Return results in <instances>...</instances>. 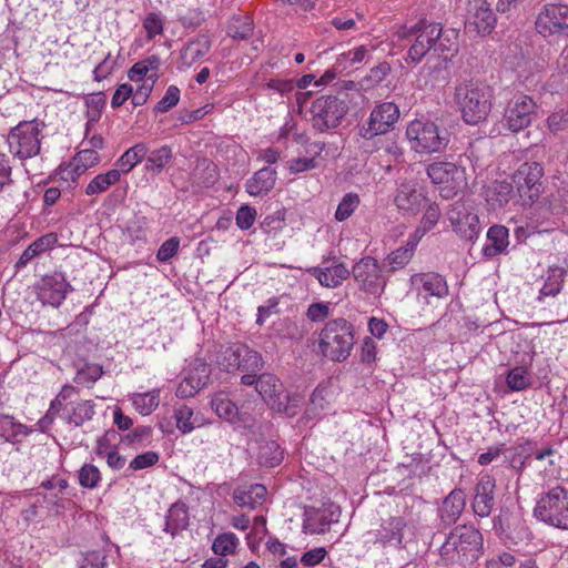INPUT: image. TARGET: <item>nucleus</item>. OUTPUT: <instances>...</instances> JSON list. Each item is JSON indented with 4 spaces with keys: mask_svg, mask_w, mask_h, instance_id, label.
<instances>
[{
    "mask_svg": "<svg viewBox=\"0 0 568 568\" xmlns=\"http://www.w3.org/2000/svg\"><path fill=\"white\" fill-rule=\"evenodd\" d=\"M483 536L473 526L455 527L438 549L439 562L446 567H464L481 555Z\"/></svg>",
    "mask_w": 568,
    "mask_h": 568,
    "instance_id": "nucleus-1",
    "label": "nucleus"
},
{
    "mask_svg": "<svg viewBox=\"0 0 568 568\" xmlns=\"http://www.w3.org/2000/svg\"><path fill=\"white\" fill-rule=\"evenodd\" d=\"M493 90L474 80H463L455 87L454 101L463 120L470 125L485 121L491 110Z\"/></svg>",
    "mask_w": 568,
    "mask_h": 568,
    "instance_id": "nucleus-2",
    "label": "nucleus"
},
{
    "mask_svg": "<svg viewBox=\"0 0 568 568\" xmlns=\"http://www.w3.org/2000/svg\"><path fill=\"white\" fill-rule=\"evenodd\" d=\"M442 26L436 22L419 20L413 26L403 24L397 28L395 36L398 40L412 41L405 61L408 65H416L434 49L440 39Z\"/></svg>",
    "mask_w": 568,
    "mask_h": 568,
    "instance_id": "nucleus-3",
    "label": "nucleus"
},
{
    "mask_svg": "<svg viewBox=\"0 0 568 568\" xmlns=\"http://www.w3.org/2000/svg\"><path fill=\"white\" fill-rule=\"evenodd\" d=\"M354 328L345 318L328 321L320 333L318 348L322 355L333 362H343L354 346Z\"/></svg>",
    "mask_w": 568,
    "mask_h": 568,
    "instance_id": "nucleus-4",
    "label": "nucleus"
},
{
    "mask_svg": "<svg viewBox=\"0 0 568 568\" xmlns=\"http://www.w3.org/2000/svg\"><path fill=\"white\" fill-rule=\"evenodd\" d=\"M532 513L545 525L568 530V489L557 485L541 493Z\"/></svg>",
    "mask_w": 568,
    "mask_h": 568,
    "instance_id": "nucleus-5",
    "label": "nucleus"
},
{
    "mask_svg": "<svg viewBox=\"0 0 568 568\" xmlns=\"http://www.w3.org/2000/svg\"><path fill=\"white\" fill-rule=\"evenodd\" d=\"M406 136L410 148L420 154L442 152L449 143L447 130L432 121H412L407 125Z\"/></svg>",
    "mask_w": 568,
    "mask_h": 568,
    "instance_id": "nucleus-6",
    "label": "nucleus"
},
{
    "mask_svg": "<svg viewBox=\"0 0 568 568\" xmlns=\"http://www.w3.org/2000/svg\"><path fill=\"white\" fill-rule=\"evenodd\" d=\"M221 364L227 372H245L241 377V383L245 386H252L256 382L257 373L264 366V361L260 353L251 349L247 345L234 343L224 351Z\"/></svg>",
    "mask_w": 568,
    "mask_h": 568,
    "instance_id": "nucleus-7",
    "label": "nucleus"
},
{
    "mask_svg": "<svg viewBox=\"0 0 568 568\" xmlns=\"http://www.w3.org/2000/svg\"><path fill=\"white\" fill-rule=\"evenodd\" d=\"M44 126L42 121L36 119L22 121L11 129L7 138L10 153L22 161L38 155Z\"/></svg>",
    "mask_w": 568,
    "mask_h": 568,
    "instance_id": "nucleus-8",
    "label": "nucleus"
},
{
    "mask_svg": "<svg viewBox=\"0 0 568 568\" xmlns=\"http://www.w3.org/2000/svg\"><path fill=\"white\" fill-rule=\"evenodd\" d=\"M426 173L430 181L438 185L444 199H452L467 187L465 168L453 162H433L427 166Z\"/></svg>",
    "mask_w": 568,
    "mask_h": 568,
    "instance_id": "nucleus-9",
    "label": "nucleus"
},
{
    "mask_svg": "<svg viewBox=\"0 0 568 568\" xmlns=\"http://www.w3.org/2000/svg\"><path fill=\"white\" fill-rule=\"evenodd\" d=\"M348 111L345 100L336 95H322L315 99L311 106L314 129L326 132L337 128Z\"/></svg>",
    "mask_w": 568,
    "mask_h": 568,
    "instance_id": "nucleus-10",
    "label": "nucleus"
},
{
    "mask_svg": "<svg viewBox=\"0 0 568 568\" xmlns=\"http://www.w3.org/2000/svg\"><path fill=\"white\" fill-rule=\"evenodd\" d=\"M255 389L262 396L264 402L275 412L285 413L288 416L295 415V407L297 399H291L284 394L283 384L280 379L270 373L256 375L254 382Z\"/></svg>",
    "mask_w": 568,
    "mask_h": 568,
    "instance_id": "nucleus-11",
    "label": "nucleus"
},
{
    "mask_svg": "<svg viewBox=\"0 0 568 568\" xmlns=\"http://www.w3.org/2000/svg\"><path fill=\"white\" fill-rule=\"evenodd\" d=\"M544 168L538 162L523 163L513 175L523 205H532L541 194Z\"/></svg>",
    "mask_w": 568,
    "mask_h": 568,
    "instance_id": "nucleus-12",
    "label": "nucleus"
},
{
    "mask_svg": "<svg viewBox=\"0 0 568 568\" xmlns=\"http://www.w3.org/2000/svg\"><path fill=\"white\" fill-rule=\"evenodd\" d=\"M399 119V109L394 102L377 104L366 123L359 126L358 134L365 140L389 132Z\"/></svg>",
    "mask_w": 568,
    "mask_h": 568,
    "instance_id": "nucleus-13",
    "label": "nucleus"
},
{
    "mask_svg": "<svg viewBox=\"0 0 568 568\" xmlns=\"http://www.w3.org/2000/svg\"><path fill=\"white\" fill-rule=\"evenodd\" d=\"M353 277L358 287L365 293L379 296L386 286L387 280L382 273V267L377 260L365 256L354 264L352 270Z\"/></svg>",
    "mask_w": 568,
    "mask_h": 568,
    "instance_id": "nucleus-14",
    "label": "nucleus"
},
{
    "mask_svg": "<svg viewBox=\"0 0 568 568\" xmlns=\"http://www.w3.org/2000/svg\"><path fill=\"white\" fill-rule=\"evenodd\" d=\"M454 232L464 240L473 241L480 233V223L477 213L470 204L456 201L446 212Z\"/></svg>",
    "mask_w": 568,
    "mask_h": 568,
    "instance_id": "nucleus-15",
    "label": "nucleus"
},
{
    "mask_svg": "<svg viewBox=\"0 0 568 568\" xmlns=\"http://www.w3.org/2000/svg\"><path fill=\"white\" fill-rule=\"evenodd\" d=\"M536 108L535 101L529 95L520 94L506 106L501 121L503 126L514 133L526 129L531 123Z\"/></svg>",
    "mask_w": 568,
    "mask_h": 568,
    "instance_id": "nucleus-16",
    "label": "nucleus"
},
{
    "mask_svg": "<svg viewBox=\"0 0 568 568\" xmlns=\"http://www.w3.org/2000/svg\"><path fill=\"white\" fill-rule=\"evenodd\" d=\"M536 29L544 37L566 33L568 31V4L546 3L537 16Z\"/></svg>",
    "mask_w": 568,
    "mask_h": 568,
    "instance_id": "nucleus-17",
    "label": "nucleus"
},
{
    "mask_svg": "<svg viewBox=\"0 0 568 568\" xmlns=\"http://www.w3.org/2000/svg\"><path fill=\"white\" fill-rule=\"evenodd\" d=\"M410 288L416 292L418 298L426 304L430 298H445L448 295V285L444 276L436 272L415 273L409 278Z\"/></svg>",
    "mask_w": 568,
    "mask_h": 568,
    "instance_id": "nucleus-18",
    "label": "nucleus"
},
{
    "mask_svg": "<svg viewBox=\"0 0 568 568\" xmlns=\"http://www.w3.org/2000/svg\"><path fill=\"white\" fill-rule=\"evenodd\" d=\"M394 203L404 214L416 215L427 203L424 189L417 181H404L397 186Z\"/></svg>",
    "mask_w": 568,
    "mask_h": 568,
    "instance_id": "nucleus-19",
    "label": "nucleus"
},
{
    "mask_svg": "<svg viewBox=\"0 0 568 568\" xmlns=\"http://www.w3.org/2000/svg\"><path fill=\"white\" fill-rule=\"evenodd\" d=\"M341 509L337 505L323 504L320 508H310L305 511L303 528L310 534H324L333 523H337Z\"/></svg>",
    "mask_w": 568,
    "mask_h": 568,
    "instance_id": "nucleus-20",
    "label": "nucleus"
},
{
    "mask_svg": "<svg viewBox=\"0 0 568 568\" xmlns=\"http://www.w3.org/2000/svg\"><path fill=\"white\" fill-rule=\"evenodd\" d=\"M496 480L491 475L485 474L478 478L474 488L471 508L479 517H488L495 506Z\"/></svg>",
    "mask_w": 568,
    "mask_h": 568,
    "instance_id": "nucleus-21",
    "label": "nucleus"
},
{
    "mask_svg": "<svg viewBox=\"0 0 568 568\" xmlns=\"http://www.w3.org/2000/svg\"><path fill=\"white\" fill-rule=\"evenodd\" d=\"M38 297L44 305L58 307L65 300L71 285L61 274L44 276L38 284Z\"/></svg>",
    "mask_w": 568,
    "mask_h": 568,
    "instance_id": "nucleus-22",
    "label": "nucleus"
},
{
    "mask_svg": "<svg viewBox=\"0 0 568 568\" xmlns=\"http://www.w3.org/2000/svg\"><path fill=\"white\" fill-rule=\"evenodd\" d=\"M210 374V366L196 359L185 372L183 381L178 386L176 396L182 398L194 396L207 384Z\"/></svg>",
    "mask_w": 568,
    "mask_h": 568,
    "instance_id": "nucleus-23",
    "label": "nucleus"
},
{
    "mask_svg": "<svg viewBox=\"0 0 568 568\" xmlns=\"http://www.w3.org/2000/svg\"><path fill=\"white\" fill-rule=\"evenodd\" d=\"M406 526L405 518L400 516L384 519L375 531V542L383 546L402 547Z\"/></svg>",
    "mask_w": 568,
    "mask_h": 568,
    "instance_id": "nucleus-24",
    "label": "nucleus"
},
{
    "mask_svg": "<svg viewBox=\"0 0 568 568\" xmlns=\"http://www.w3.org/2000/svg\"><path fill=\"white\" fill-rule=\"evenodd\" d=\"M211 47V39L204 34L190 40L180 52L181 68H191L201 62L210 52Z\"/></svg>",
    "mask_w": 568,
    "mask_h": 568,
    "instance_id": "nucleus-25",
    "label": "nucleus"
},
{
    "mask_svg": "<svg viewBox=\"0 0 568 568\" xmlns=\"http://www.w3.org/2000/svg\"><path fill=\"white\" fill-rule=\"evenodd\" d=\"M496 16L486 1H479L467 22L469 31H475L480 36L489 34L496 24Z\"/></svg>",
    "mask_w": 568,
    "mask_h": 568,
    "instance_id": "nucleus-26",
    "label": "nucleus"
},
{
    "mask_svg": "<svg viewBox=\"0 0 568 568\" xmlns=\"http://www.w3.org/2000/svg\"><path fill=\"white\" fill-rule=\"evenodd\" d=\"M276 180V170L270 166H264L256 171L253 176L246 181V192L251 196L266 195L274 187Z\"/></svg>",
    "mask_w": 568,
    "mask_h": 568,
    "instance_id": "nucleus-27",
    "label": "nucleus"
},
{
    "mask_svg": "<svg viewBox=\"0 0 568 568\" xmlns=\"http://www.w3.org/2000/svg\"><path fill=\"white\" fill-rule=\"evenodd\" d=\"M466 505V495L462 489L452 490L439 508L440 520L445 525L455 524L463 514Z\"/></svg>",
    "mask_w": 568,
    "mask_h": 568,
    "instance_id": "nucleus-28",
    "label": "nucleus"
},
{
    "mask_svg": "<svg viewBox=\"0 0 568 568\" xmlns=\"http://www.w3.org/2000/svg\"><path fill=\"white\" fill-rule=\"evenodd\" d=\"M266 497V488L261 484L239 487L233 493L234 501L242 508L255 509Z\"/></svg>",
    "mask_w": 568,
    "mask_h": 568,
    "instance_id": "nucleus-29",
    "label": "nucleus"
},
{
    "mask_svg": "<svg viewBox=\"0 0 568 568\" xmlns=\"http://www.w3.org/2000/svg\"><path fill=\"white\" fill-rule=\"evenodd\" d=\"M173 417L175 419L176 428L182 434H190L195 428L205 424L204 417L200 413H195L192 407L185 404L174 406Z\"/></svg>",
    "mask_w": 568,
    "mask_h": 568,
    "instance_id": "nucleus-30",
    "label": "nucleus"
},
{
    "mask_svg": "<svg viewBox=\"0 0 568 568\" xmlns=\"http://www.w3.org/2000/svg\"><path fill=\"white\" fill-rule=\"evenodd\" d=\"M509 232L504 225H493L487 231V243L483 247V254L493 258L504 253L509 244Z\"/></svg>",
    "mask_w": 568,
    "mask_h": 568,
    "instance_id": "nucleus-31",
    "label": "nucleus"
},
{
    "mask_svg": "<svg viewBox=\"0 0 568 568\" xmlns=\"http://www.w3.org/2000/svg\"><path fill=\"white\" fill-rule=\"evenodd\" d=\"M513 184L507 181H494L484 189V196L493 209L504 207L513 196Z\"/></svg>",
    "mask_w": 568,
    "mask_h": 568,
    "instance_id": "nucleus-32",
    "label": "nucleus"
},
{
    "mask_svg": "<svg viewBox=\"0 0 568 568\" xmlns=\"http://www.w3.org/2000/svg\"><path fill=\"white\" fill-rule=\"evenodd\" d=\"M310 273L322 286L332 288L339 286L349 276L348 268L342 263L325 268L314 267Z\"/></svg>",
    "mask_w": 568,
    "mask_h": 568,
    "instance_id": "nucleus-33",
    "label": "nucleus"
},
{
    "mask_svg": "<svg viewBox=\"0 0 568 568\" xmlns=\"http://www.w3.org/2000/svg\"><path fill=\"white\" fill-rule=\"evenodd\" d=\"M149 151V146L144 142H140L129 148L115 162V171H120V176L122 174L129 173L133 170L139 163L145 159Z\"/></svg>",
    "mask_w": 568,
    "mask_h": 568,
    "instance_id": "nucleus-34",
    "label": "nucleus"
},
{
    "mask_svg": "<svg viewBox=\"0 0 568 568\" xmlns=\"http://www.w3.org/2000/svg\"><path fill=\"white\" fill-rule=\"evenodd\" d=\"M187 526L189 513L186 505L183 503L173 504L168 511L164 530L172 536H175Z\"/></svg>",
    "mask_w": 568,
    "mask_h": 568,
    "instance_id": "nucleus-35",
    "label": "nucleus"
},
{
    "mask_svg": "<svg viewBox=\"0 0 568 568\" xmlns=\"http://www.w3.org/2000/svg\"><path fill=\"white\" fill-rule=\"evenodd\" d=\"M55 243L57 236L53 233L45 234L39 237L22 252L16 266L19 268L26 266L33 257L52 248L55 245Z\"/></svg>",
    "mask_w": 568,
    "mask_h": 568,
    "instance_id": "nucleus-36",
    "label": "nucleus"
},
{
    "mask_svg": "<svg viewBox=\"0 0 568 568\" xmlns=\"http://www.w3.org/2000/svg\"><path fill=\"white\" fill-rule=\"evenodd\" d=\"M94 403L92 400H79L71 409L64 410L61 417L69 424L79 427L94 416Z\"/></svg>",
    "mask_w": 568,
    "mask_h": 568,
    "instance_id": "nucleus-37",
    "label": "nucleus"
},
{
    "mask_svg": "<svg viewBox=\"0 0 568 568\" xmlns=\"http://www.w3.org/2000/svg\"><path fill=\"white\" fill-rule=\"evenodd\" d=\"M145 159V170L153 175H159L172 161L173 152L171 146L162 145L156 150L148 151Z\"/></svg>",
    "mask_w": 568,
    "mask_h": 568,
    "instance_id": "nucleus-38",
    "label": "nucleus"
},
{
    "mask_svg": "<svg viewBox=\"0 0 568 568\" xmlns=\"http://www.w3.org/2000/svg\"><path fill=\"white\" fill-rule=\"evenodd\" d=\"M211 406L220 418L230 424L239 419V408L225 393L215 394L212 397Z\"/></svg>",
    "mask_w": 568,
    "mask_h": 568,
    "instance_id": "nucleus-39",
    "label": "nucleus"
},
{
    "mask_svg": "<svg viewBox=\"0 0 568 568\" xmlns=\"http://www.w3.org/2000/svg\"><path fill=\"white\" fill-rule=\"evenodd\" d=\"M160 404V389L132 395V405L142 416L151 415Z\"/></svg>",
    "mask_w": 568,
    "mask_h": 568,
    "instance_id": "nucleus-40",
    "label": "nucleus"
},
{
    "mask_svg": "<svg viewBox=\"0 0 568 568\" xmlns=\"http://www.w3.org/2000/svg\"><path fill=\"white\" fill-rule=\"evenodd\" d=\"M120 171L113 169L94 176L85 187L87 195H95L105 192L110 186L120 181Z\"/></svg>",
    "mask_w": 568,
    "mask_h": 568,
    "instance_id": "nucleus-41",
    "label": "nucleus"
},
{
    "mask_svg": "<svg viewBox=\"0 0 568 568\" xmlns=\"http://www.w3.org/2000/svg\"><path fill=\"white\" fill-rule=\"evenodd\" d=\"M567 271L561 266H550L548 268L547 280L540 290L542 296H556L562 288V283Z\"/></svg>",
    "mask_w": 568,
    "mask_h": 568,
    "instance_id": "nucleus-42",
    "label": "nucleus"
},
{
    "mask_svg": "<svg viewBox=\"0 0 568 568\" xmlns=\"http://www.w3.org/2000/svg\"><path fill=\"white\" fill-rule=\"evenodd\" d=\"M23 424L17 423L13 416L0 414V437L6 442H13L20 435H27Z\"/></svg>",
    "mask_w": 568,
    "mask_h": 568,
    "instance_id": "nucleus-43",
    "label": "nucleus"
},
{
    "mask_svg": "<svg viewBox=\"0 0 568 568\" xmlns=\"http://www.w3.org/2000/svg\"><path fill=\"white\" fill-rule=\"evenodd\" d=\"M240 544L239 538L233 532H223L216 536L213 541L212 550L217 556H229L235 554Z\"/></svg>",
    "mask_w": 568,
    "mask_h": 568,
    "instance_id": "nucleus-44",
    "label": "nucleus"
},
{
    "mask_svg": "<svg viewBox=\"0 0 568 568\" xmlns=\"http://www.w3.org/2000/svg\"><path fill=\"white\" fill-rule=\"evenodd\" d=\"M160 64V58L158 55H151L134 63L128 71V78L133 82L142 81L150 71L158 70Z\"/></svg>",
    "mask_w": 568,
    "mask_h": 568,
    "instance_id": "nucleus-45",
    "label": "nucleus"
},
{
    "mask_svg": "<svg viewBox=\"0 0 568 568\" xmlns=\"http://www.w3.org/2000/svg\"><path fill=\"white\" fill-rule=\"evenodd\" d=\"M283 449L276 442H266L260 450V460L267 467H275L283 460Z\"/></svg>",
    "mask_w": 568,
    "mask_h": 568,
    "instance_id": "nucleus-46",
    "label": "nucleus"
},
{
    "mask_svg": "<svg viewBox=\"0 0 568 568\" xmlns=\"http://www.w3.org/2000/svg\"><path fill=\"white\" fill-rule=\"evenodd\" d=\"M253 32V21L250 17H234L229 27L227 33L234 39H247Z\"/></svg>",
    "mask_w": 568,
    "mask_h": 568,
    "instance_id": "nucleus-47",
    "label": "nucleus"
},
{
    "mask_svg": "<svg viewBox=\"0 0 568 568\" xmlns=\"http://www.w3.org/2000/svg\"><path fill=\"white\" fill-rule=\"evenodd\" d=\"M506 383L511 390L520 392L529 387L530 376L525 367L517 366L509 371Z\"/></svg>",
    "mask_w": 568,
    "mask_h": 568,
    "instance_id": "nucleus-48",
    "label": "nucleus"
},
{
    "mask_svg": "<svg viewBox=\"0 0 568 568\" xmlns=\"http://www.w3.org/2000/svg\"><path fill=\"white\" fill-rule=\"evenodd\" d=\"M359 205V196L356 193H347L343 196L335 211V220L338 222L346 221L352 216Z\"/></svg>",
    "mask_w": 568,
    "mask_h": 568,
    "instance_id": "nucleus-49",
    "label": "nucleus"
},
{
    "mask_svg": "<svg viewBox=\"0 0 568 568\" xmlns=\"http://www.w3.org/2000/svg\"><path fill=\"white\" fill-rule=\"evenodd\" d=\"M87 118L88 124L98 122L106 103V97L103 92L92 93L87 98Z\"/></svg>",
    "mask_w": 568,
    "mask_h": 568,
    "instance_id": "nucleus-50",
    "label": "nucleus"
},
{
    "mask_svg": "<svg viewBox=\"0 0 568 568\" xmlns=\"http://www.w3.org/2000/svg\"><path fill=\"white\" fill-rule=\"evenodd\" d=\"M79 484L83 488L93 489L101 481V473L93 464H84L78 471Z\"/></svg>",
    "mask_w": 568,
    "mask_h": 568,
    "instance_id": "nucleus-51",
    "label": "nucleus"
},
{
    "mask_svg": "<svg viewBox=\"0 0 568 568\" xmlns=\"http://www.w3.org/2000/svg\"><path fill=\"white\" fill-rule=\"evenodd\" d=\"M414 253L410 248H407L405 245L400 246L394 251H392L386 258L384 260L385 264H387L390 268L389 271L394 272L403 268L405 265L409 263Z\"/></svg>",
    "mask_w": 568,
    "mask_h": 568,
    "instance_id": "nucleus-52",
    "label": "nucleus"
},
{
    "mask_svg": "<svg viewBox=\"0 0 568 568\" xmlns=\"http://www.w3.org/2000/svg\"><path fill=\"white\" fill-rule=\"evenodd\" d=\"M84 169H82L79 163L72 160L65 166H60L58 176L62 183H65V189H72L77 183L79 178L84 173Z\"/></svg>",
    "mask_w": 568,
    "mask_h": 568,
    "instance_id": "nucleus-53",
    "label": "nucleus"
},
{
    "mask_svg": "<svg viewBox=\"0 0 568 568\" xmlns=\"http://www.w3.org/2000/svg\"><path fill=\"white\" fill-rule=\"evenodd\" d=\"M314 146L316 148V151L313 158H296L287 162V169L292 174H298L305 171H310L317 166L315 156L323 151L324 145L315 144Z\"/></svg>",
    "mask_w": 568,
    "mask_h": 568,
    "instance_id": "nucleus-54",
    "label": "nucleus"
},
{
    "mask_svg": "<svg viewBox=\"0 0 568 568\" xmlns=\"http://www.w3.org/2000/svg\"><path fill=\"white\" fill-rule=\"evenodd\" d=\"M180 101V89L175 85H170L163 98L156 103L153 111L155 113H165L175 106Z\"/></svg>",
    "mask_w": 568,
    "mask_h": 568,
    "instance_id": "nucleus-55",
    "label": "nucleus"
},
{
    "mask_svg": "<svg viewBox=\"0 0 568 568\" xmlns=\"http://www.w3.org/2000/svg\"><path fill=\"white\" fill-rule=\"evenodd\" d=\"M103 374L102 367L97 364H88L82 369L78 371L74 382L78 384H93Z\"/></svg>",
    "mask_w": 568,
    "mask_h": 568,
    "instance_id": "nucleus-56",
    "label": "nucleus"
},
{
    "mask_svg": "<svg viewBox=\"0 0 568 568\" xmlns=\"http://www.w3.org/2000/svg\"><path fill=\"white\" fill-rule=\"evenodd\" d=\"M548 129L554 133L558 134L568 131V108L566 110H559L551 113L547 118Z\"/></svg>",
    "mask_w": 568,
    "mask_h": 568,
    "instance_id": "nucleus-57",
    "label": "nucleus"
},
{
    "mask_svg": "<svg viewBox=\"0 0 568 568\" xmlns=\"http://www.w3.org/2000/svg\"><path fill=\"white\" fill-rule=\"evenodd\" d=\"M433 50L442 57L444 61H447L457 52V43L450 40L448 36L442 31L440 39H438Z\"/></svg>",
    "mask_w": 568,
    "mask_h": 568,
    "instance_id": "nucleus-58",
    "label": "nucleus"
},
{
    "mask_svg": "<svg viewBox=\"0 0 568 568\" xmlns=\"http://www.w3.org/2000/svg\"><path fill=\"white\" fill-rule=\"evenodd\" d=\"M257 212L250 205H241L236 212L235 221L236 225L241 230H248L253 226Z\"/></svg>",
    "mask_w": 568,
    "mask_h": 568,
    "instance_id": "nucleus-59",
    "label": "nucleus"
},
{
    "mask_svg": "<svg viewBox=\"0 0 568 568\" xmlns=\"http://www.w3.org/2000/svg\"><path fill=\"white\" fill-rule=\"evenodd\" d=\"M160 459V456L158 453L149 450L143 454H140L135 456L129 465V469L131 470H142L145 468H149L151 466H154Z\"/></svg>",
    "mask_w": 568,
    "mask_h": 568,
    "instance_id": "nucleus-60",
    "label": "nucleus"
},
{
    "mask_svg": "<svg viewBox=\"0 0 568 568\" xmlns=\"http://www.w3.org/2000/svg\"><path fill=\"white\" fill-rule=\"evenodd\" d=\"M143 28L149 39H153L163 32V19L156 12H150L143 20Z\"/></svg>",
    "mask_w": 568,
    "mask_h": 568,
    "instance_id": "nucleus-61",
    "label": "nucleus"
},
{
    "mask_svg": "<svg viewBox=\"0 0 568 568\" xmlns=\"http://www.w3.org/2000/svg\"><path fill=\"white\" fill-rule=\"evenodd\" d=\"M180 240L178 237H170L165 242L162 243L156 253V258L160 262H168L171 260L179 251Z\"/></svg>",
    "mask_w": 568,
    "mask_h": 568,
    "instance_id": "nucleus-62",
    "label": "nucleus"
},
{
    "mask_svg": "<svg viewBox=\"0 0 568 568\" xmlns=\"http://www.w3.org/2000/svg\"><path fill=\"white\" fill-rule=\"evenodd\" d=\"M73 160L87 171L89 168L97 165L101 158L99 153L93 149H83L77 153Z\"/></svg>",
    "mask_w": 568,
    "mask_h": 568,
    "instance_id": "nucleus-63",
    "label": "nucleus"
},
{
    "mask_svg": "<svg viewBox=\"0 0 568 568\" xmlns=\"http://www.w3.org/2000/svg\"><path fill=\"white\" fill-rule=\"evenodd\" d=\"M106 566V555L104 551L91 550L85 552L81 568H104Z\"/></svg>",
    "mask_w": 568,
    "mask_h": 568,
    "instance_id": "nucleus-64",
    "label": "nucleus"
}]
</instances>
